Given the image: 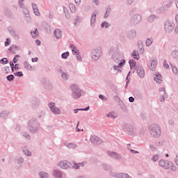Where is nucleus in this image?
Returning <instances> with one entry per match:
<instances>
[{
	"label": "nucleus",
	"instance_id": "57",
	"mask_svg": "<svg viewBox=\"0 0 178 178\" xmlns=\"http://www.w3.org/2000/svg\"><path fill=\"white\" fill-rule=\"evenodd\" d=\"M111 52H118V47H113L111 48Z\"/></svg>",
	"mask_w": 178,
	"mask_h": 178
},
{
	"label": "nucleus",
	"instance_id": "27",
	"mask_svg": "<svg viewBox=\"0 0 178 178\" xmlns=\"http://www.w3.org/2000/svg\"><path fill=\"white\" fill-rule=\"evenodd\" d=\"M70 48L72 49L74 55L79 54V49H77V47L74 44H70Z\"/></svg>",
	"mask_w": 178,
	"mask_h": 178
},
{
	"label": "nucleus",
	"instance_id": "41",
	"mask_svg": "<svg viewBox=\"0 0 178 178\" xmlns=\"http://www.w3.org/2000/svg\"><path fill=\"white\" fill-rule=\"evenodd\" d=\"M8 63H9V61L8 60V58H3L0 60V63H1V65H6Z\"/></svg>",
	"mask_w": 178,
	"mask_h": 178
},
{
	"label": "nucleus",
	"instance_id": "55",
	"mask_svg": "<svg viewBox=\"0 0 178 178\" xmlns=\"http://www.w3.org/2000/svg\"><path fill=\"white\" fill-rule=\"evenodd\" d=\"M23 2H24V0H18V3H19V6H20V8H23L24 6V3Z\"/></svg>",
	"mask_w": 178,
	"mask_h": 178
},
{
	"label": "nucleus",
	"instance_id": "31",
	"mask_svg": "<svg viewBox=\"0 0 178 178\" xmlns=\"http://www.w3.org/2000/svg\"><path fill=\"white\" fill-rule=\"evenodd\" d=\"M39 176L40 178H48L49 177V175L45 172H39Z\"/></svg>",
	"mask_w": 178,
	"mask_h": 178
},
{
	"label": "nucleus",
	"instance_id": "16",
	"mask_svg": "<svg viewBox=\"0 0 178 178\" xmlns=\"http://www.w3.org/2000/svg\"><path fill=\"white\" fill-rule=\"evenodd\" d=\"M154 80L157 83V84H161L162 83V75L159 73L156 74L154 76Z\"/></svg>",
	"mask_w": 178,
	"mask_h": 178
},
{
	"label": "nucleus",
	"instance_id": "52",
	"mask_svg": "<svg viewBox=\"0 0 178 178\" xmlns=\"http://www.w3.org/2000/svg\"><path fill=\"white\" fill-rule=\"evenodd\" d=\"M163 67L165 69H169V64H168V61H166V60L163 61Z\"/></svg>",
	"mask_w": 178,
	"mask_h": 178
},
{
	"label": "nucleus",
	"instance_id": "60",
	"mask_svg": "<svg viewBox=\"0 0 178 178\" xmlns=\"http://www.w3.org/2000/svg\"><path fill=\"white\" fill-rule=\"evenodd\" d=\"M121 109L123 111V112H127V108H126V106H122Z\"/></svg>",
	"mask_w": 178,
	"mask_h": 178
},
{
	"label": "nucleus",
	"instance_id": "64",
	"mask_svg": "<svg viewBox=\"0 0 178 178\" xmlns=\"http://www.w3.org/2000/svg\"><path fill=\"white\" fill-rule=\"evenodd\" d=\"M175 161L176 165H178V155L176 156Z\"/></svg>",
	"mask_w": 178,
	"mask_h": 178
},
{
	"label": "nucleus",
	"instance_id": "54",
	"mask_svg": "<svg viewBox=\"0 0 178 178\" xmlns=\"http://www.w3.org/2000/svg\"><path fill=\"white\" fill-rule=\"evenodd\" d=\"M14 74H15V76H17V77L23 76V72H15V73H14Z\"/></svg>",
	"mask_w": 178,
	"mask_h": 178
},
{
	"label": "nucleus",
	"instance_id": "13",
	"mask_svg": "<svg viewBox=\"0 0 178 178\" xmlns=\"http://www.w3.org/2000/svg\"><path fill=\"white\" fill-rule=\"evenodd\" d=\"M107 154L113 159H120L122 158L120 156V154H118L117 152H115L107 151Z\"/></svg>",
	"mask_w": 178,
	"mask_h": 178
},
{
	"label": "nucleus",
	"instance_id": "35",
	"mask_svg": "<svg viewBox=\"0 0 178 178\" xmlns=\"http://www.w3.org/2000/svg\"><path fill=\"white\" fill-rule=\"evenodd\" d=\"M9 115V111H3L0 113V118H8V115Z\"/></svg>",
	"mask_w": 178,
	"mask_h": 178
},
{
	"label": "nucleus",
	"instance_id": "37",
	"mask_svg": "<svg viewBox=\"0 0 178 178\" xmlns=\"http://www.w3.org/2000/svg\"><path fill=\"white\" fill-rule=\"evenodd\" d=\"M156 19V16L155 15H152L147 18V22H152Z\"/></svg>",
	"mask_w": 178,
	"mask_h": 178
},
{
	"label": "nucleus",
	"instance_id": "19",
	"mask_svg": "<svg viewBox=\"0 0 178 178\" xmlns=\"http://www.w3.org/2000/svg\"><path fill=\"white\" fill-rule=\"evenodd\" d=\"M126 62V60H121L120 63L118 64V65H114L113 66V69L114 70H118V72H122V70H120V69H121L122 66H123V65H124V63Z\"/></svg>",
	"mask_w": 178,
	"mask_h": 178
},
{
	"label": "nucleus",
	"instance_id": "39",
	"mask_svg": "<svg viewBox=\"0 0 178 178\" xmlns=\"http://www.w3.org/2000/svg\"><path fill=\"white\" fill-rule=\"evenodd\" d=\"M84 162L83 163H74V165H73V168L74 169H79L80 168V166H84Z\"/></svg>",
	"mask_w": 178,
	"mask_h": 178
},
{
	"label": "nucleus",
	"instance_id": "58",
	"mask_svg": "<svg viewBox=\"0 0 178 178\" xmlns=\"http://www.w3.org/2000/svg\"><path fill=\"white\" fill-rule=\"evenodd\" d=\"M24 161V160L23 159V158L19 157L17 160V163H23Z\"/></svg>",
	"mask_w": 178,
	"mask_h": 178
},
{
	"label": "nucleus",
	"instance_id": "10",
	"mask_svg": "<svg viewBox=\"0 0 178 178\" xmlns=\"http://www.w3.org/2000/svg\"><path fill=\"white\" fill-rule=\"evenodd\" d=\"M137 74L139 76L140 79H144L145 76V71L142 66L138 65L136 67Z\"/></svg>",
	"mask_w": 178,
	"mask_h": 178
},
{
	"label": "nucleus",
	"instance_id": "24",
	"mask_svg": "<svg viewBox=\"0 0 178 178\" xmlns=\"http://www.w3.org/2000/svg\"><path fill=\"white\" fill-rule=\"evenodd\" d=\"M96 19H97V15L95 13H92L90 19V25L92 26V27H94L95 26Z\"/></svg>",
	"mask_w": 178,
	"mask_h": 178
},
{
	"label": "nucleus",
	"instance_id": "17",
	"mask_svg": "<svg viewBox=\"0 0 178 178\" xmlns=\"http://www.w3.org/2000/svg\"><path fill=\"white\" fill-rule=\"evenodd\" d=\"M149 67L152 72H155L156 69V61L153 60L149 62Z\"/></svg>",
	"mask_w": 178,
	"mask_h": 178
},
{
	"label": "nucleus",
	"instance_id": "38",
	"mask_svg": "<svg viewBox=\"0 0 178 178\" xmlns=\"http://www.w3.org/2000/svg\"><path fill=\"white\" fill-rule=\"evenodd\" d=\"M24 66L26 70H31V65L29 64L26 61L24 63Z\"/></svg>",
	"mask_w": 178,
	"mask_h": 178
},
{
	"label": "nucleus",
	"instance_id": "42",
	"mask_svg": "<svg viewBox=\"0 0 178 178\" xmlns=\"http://www.w3.org/2000/svg\"><path fill=\"white\" fill-rule=\"evenodd\" d=\"M129 76H130V72L128 73L127 76L126 78L125 88H127V87H129V83H130V79H129Z\"/></svg>",
	"mask_w": 178,
	"mask_h": 178
},
{
	"label": "nucleus",
	"instance_id": "51",
	"mask_svg": "<svg viewBox=\"0 0 178 178\" xmlns=\"http://www.w3.org/2000/svg\"><path fill=\"white\" fill-rule=\"evenodd\" d=\"M99 98L100 99H102V101H108V98H106V97H105L104 95H99Z\"/></svg>",
	"mask_w": 178,
	"mask_h": 178
},
{
	"label": "nucleus",
	"instance_id": "4",
	"mask_svg": "<svg viewBox=\"0 0 178 178\" xmlns=\"http://www.w3.org/2000/svg\"><path fill=\"white\" fill-rule=\"evenodd\" d=\"M28 129L31 133H36V131H38V129H40V124L36 120L32 119L28 123Z\"/></svg>",
	"mask_w": 178,
	"mask_h": 178
},
{
	"label": "nucleus",
	"instance_id": "2",
	"mask_svg": "<svg viewBox=\"0 0 178 178\" xmlns=\"http://www.w3.org/2000/svg\"><path fill=\"white\" fill-rule=\"evenodd\" d=\"M159 165L161 168H163V169H165V170L170 169V170H172L173 172H176V165H175V163H173L171 161L161 159L159 161Z\"/></svg>",
	"mask_w": 178,
	"mask_h": 178
},
{
	"label": "nucleus",
	"instance_id": "6",
	"mask_svg": "<svg viewBox=\"0 0 178 178\" xmlns=\"http://www.w3.org/2000/svg\"><path fill=\"white\" fill-rule=\"evenodd\" d=\"M49 108L54 115H60V108L55 106V103L51 102L49 104Z\"/></svg>",
	"mask_w": 178,
	"mask_h": 178
},
{
	"label": "nucleus",
	"instance_id": "33",
	"mask_svg": "<svg viewBox=\"0 0 178 178\" xmlns=\"http://www.w3.org/2000/svg\"><path fill=\"white\" fill-rule=\"evenodd\" d=\"M31 34L33 38H37L38 37V29H35L34 31H31Z\"/></svg>",
	"mask_w": 178,
	"mask_h": 178
},
{
	"label": "nucleus",
	"instance_id": "28",
	"mask_svg": "<svg viewBox=\"0 0 178 178\" xmlns=\"http://www.w3.org/2000/svg\"><path fill=\"white\" fill-rule=\"evenodd\" d=\"M136 35V31L132 30L128 32L127 33V36L129 37V38L130 39H133L134 38V37Z\"/></svg>",
	"mask_w": 178,
	"mask_h": 178
},
{
	"label": "nucleus",
	"instance_id": "1",
	"mask_svg": "<svg viewBox=\"0 0 178 178\" xmlns=\"http://www.w3.org/2000/svg\"><path fill=\"white\" fill-rule=\"evenodd\" d=\"M149 132L154 138H159V137H161V127L157 124H152L149 127Z\"/></svg>",
	"mask_w": 178,
	"mask_h": 178
},
{
	"label": "nucleus",
	"instance_id": "22",
	"mask_svg": "<svg viewBox=\"0 0 178 178\" xmlns=\"http://www.w3.org/2000/svg\"><path fill=\"white\" fill-rule=\"evenodd\" d=\"M106 118H110L111 119H116L118 118V114L114 111H111L106 115Z\"/></svg>",
	"mask_w": 178,
	"mask_h": 178
},
{
	"label": "nucleus",
	"instance_id": "5",
	"mask_svg": "<svg viewBox=\"0 0 178 178\" xmlns=\"http://www.w3.org/2000/svg\"><path fill=\"white\" fill-rule=\"evenodd\" d=\"M164 30L165 33H170L175 30V23L173 22L167 21L164 24Z\"/></svg>",
	"mask_w": 178,
	"mask_h": 178
},
{
	"label": "nucleus",
	"instance_id": "18",
	"mask_svg": "<svg viewBox=\"0 0 178 178\" xmlns=\"http://www.w3.org/2000/svg\"><path fill=\"white\" fill-rule=\"evenodd\" d=\"M132 22L134 24H137L141 22V15H136L133 17Z\"/></svg>",
	"mask_w": 178,
	"mask_h": 178
},
{
	"label": "nucleus",
	"instance_id": "7",
	"mask_svg": "<svg viewBox=\"0 0 178 178\" xmlns=\"http://www.w3.org/2000/svg\"><path fill=\"white\" fill-rule=\"evenodd\" d=\"M101 54H102V51L100 49H93L92 51V58L93 60H98L101 57Z\"/></svg>",
	"mask_w": 178,
	"mask_h": 178
},
{
	"label": "nucleus",
	"instance_id": "32",
	"mask_svg": "<svg viewBox=\"0 0 178 178\" xmlns=\"http://www.w3.org/2000/svg\"><path fill=\"white\" fill-rule=\"evenodd\" d=\"M152 42H154V39H152V38H147L146 40V47H151V45H152Z\"/></svg>",
	"mask_w": 178,
	"mask_h": 178
},
{
	"label": "nucleus",
	"instance_id": "46",
	"mask_svg": "<svg viewBox=\"0 0 178 178\" xmlns=\"http://www.w3.org/2000/svg\"><path fill=\"white\" fill-rule=\"evenodd\" d=\"M68 56H69V51L65 52L61 55V57L63 59H67Z\"/></svg>",
	"mask_w": 178,
	"mask_h": 178
},
{
	"label": "nucleus",
	"instance_id": "23",
	"mask_svg": "<svg viewBox=\"0 0 178 178\" xmlns=\"http://www.w3.org/2000/svg\"><path fill=\"white\" fill-rule=\"evenodd\" d=\"M32 7L33 9V12L36 16H40L41 14L40 13V10H38V8L37 7V4L32 3Z\"/></svg>",
	"mask_w": 178,
	"mask_h": 178
},
{
	"label": "nucleus",
	"instance_id": "56",
	"mask_svg": "<svg viewBox=\"0 0 178 178\" xmlns=\"http://www.w3.org/2000/svg\"><path fill=\"white\" fill-rule=\"evenodd\" d=\"M149 148H150L151 151H152V152L156 151V147H155V146H154V145H149Z\"/></svg>",
	"mask_w": 178,
	"mask_h": 178
},
{
	"label": "nucleus",
	"instance_id": "45",
	"mask_svg": "<svg viewBox=\"0 0 178 178\" xmlns=\"http://www.w3.org/2000/svg\"><path fill=\"white\" fill-rule=\"evenodd\" d=\"M7 80L8 81H13V80H15V76H13V74L7 76Z\"/></svg>",
	"mask_w": 178,
	"mask_h": 178
},
{
	"label": "nucleus",
	"instance_id": "59",
	"mask_svg": "<svg viewBox=\"0 0 178 178\" xmlns=\"http://www.w3.org/2000/svg\"><path fill=\"white\" fill-rule=\"evenodd\" d=\"M23 136L24 137H26V138H27L28 140H30V135H29V134L25 132L23 134Z\"/></svg>",
	"mask_w": 178,
	"mask_h": 178
},
{
	"label": "nucleus",
	"instance_id": "12",
	"mask_svg": "<svg viewBox=\"0 0 178 178\" xmlns=\"http://www.w3.org/2000/svg\"><path fill=\"white\" fill-rule=\"evenodd\" d=\"M63 144L67 147V148H69V149H75V148H77V145H76V143L64 141L63 142Z\"/></svg>",
	"mask_w": 178,
	"mask_h": 178
},
{
	"label": "nucleus",
	"instance_id": "53",
	"mask_svg": "<svg viewBox=\"0 0 178 178\" xmlns=\"http://www.w3.org/2000/svg\"><path fill=\"white\" fill-rule=\"evenodd\" d=\"M17 58H20V56H19V55H16V56H15V57H14V58H13V62L14 63H17V62H18V60H17Z\"/></svg>",
	"mask_w": 178,
	"mask_h": 178
},
{
	"label": "nucleus",
	"instance_id": "43",
	"mask_svg": "<svg viewBox=\"0 0 178 178\" xmlns=\"http://www.w3.org/2000/svg\"><path fill=\"white\" fill-rule=\"evenodd\" d=\"M23 152L26 156H31V152L29 151V149H24Z\"/></svg>",
	"mask_w": 178,
	"mask_h": 178
},
{
	"label": "nucleus",
	"instance_id": "26",
	"mask_svg": "<svg viewBox=\"0 0 178 178\" xmlns=\"http://www.w3.org/2000/svg\"><path fill=\"white\" fill-rule=\"evenodd\" d=\"M160 92H163L162 97L160 99L161 102H165V97H166V93L165 92V88H161L159 89Z\"/></svg>",
	"mask_w": 178,
	"mask_h": 178
},
{
	"label": "nucleus",
	"instance_id": "50",
	"mask_svg": "<svg viewBox=\"0 0 178 178\" xmlns=\"http://www.w3.org/2000/svg\"><path fill=\"white\" fill-rule=\"evenodd\" d=\"M61 77L63 79V80H67L69 76L67 75V74L63 72V73L61 74Z\"/></svg>",
	"mask_w": 178,
	"mask_h": 178
},
{
	"label": "nucleus",
	"instance_id": "48",
	"mask_svg": "<svg viewBox=\"0 0 178 178\" xmlns=\"http://www.w3.org/2000/svg\"><path fill=\"white\" fill-rule=\"evenodd\" d=\"M101 27L102 29H104V27H105L106 29H108V27H109V24L108 22H103L101 24Z\"/></svg>",
	"mask_w": 178,
	"mask_h": 178
},
{
	"label": "nucleus",
	"instance_id": "3",
	"mask_svg": "<svg viewBox=\"0 0 178 178\" xmlns=\"http://www.w3.org/2000/svg\"><path fill=\"white\" fill-rule=\"evenodd\" d=\"M70 90L72 91V97L74 99H79L81 95L84 94V91L79 88V86L73 84L70 86Z\"/></svg>",
	"mask_w": 178,
	"mask_h": 178
},
{
	"label": "nucleus",
	"instance_id": "11",
	"mask_svg": "<svg viewBox=\"0 0 178 178\" xmlns=\"http://www.w3.org/2000/svg\"><path fill=\"white\" fill-rule=\"evenodd\" d=\"M58 166L61 169H69L70 168V163L67 161H62L58 163Z\"/></svg>",
	"mask_w": 178,
	"mask_h": 178
},
{
	"label": "nucleus",
	"instance_id": "15",
	"mask_svg": "<svg viewBox=\"0 0 178 178\" xmlns=\"http://www.w3.org/2000/svg\"><path fill=\"white\" fill-rule=\"evenodd\" d=\"M53 176L54 178H62L63 177V173H62V171L54 170L53 171Z\"/></svg>",
	"mask_w": 178,
	"mask_h": 178
},
{
	"label": "nucleus",
	"instance_id": "61",
	"mask_svg": "<svg viewBox=\"0 0 178 178\" xmlns=\"http://www.w3.org/2000/svg\"><path fill=\"white\" fill-rule=\"evenodd\" d=\"M76 58L77 59V60H81V56H80V54H76Z\"/></svg>",
	"mask_w": 178,
	"mask_h": 178
},
{
	"label": "nucleus",
	"instance_id": "44",
	"mask_svg": "<svg viewBox=\"0 0 178 178\" xmlns=\"http://www.w3.org/2000/svg\"><path fill=\"white\" fill-rule=\"evenodd\" d=\"M159 159V155H158V154H155L154 156H153L152 157V161L153 162H156V161H158Z\"/></svg>",
	"mask_w": 178,
	"mask_h": 178
},
{
	"label": "nucleus",
	"instance_id": "25",
	"mask_svg": "<svg viewBox=\"0 0 178 178\" xmlns=\"http://www.w3.org/2000/svg\"><path fill=\"white\" fill-rule=\"evenodd\" d=\"M124 127V130H127L129 133H133V130H134V127L131 124H127Z\"/></svg>",
	"mask_w": 178,
	"mask_h": 178
},
{
	"label": "nucleus",
	"instance_id": "49",
	"mask_svg": "<svg viewBox=\"0 0 178 178\" xmlns=\"http://www.w3.org/2000/svg\"><path fill=\"white\" fill-rule=\"evenodd\" d=\"M172 67V73H174L175 76H178L177 67Z\"/></svg>",
	"mask_w": 178,
	"mask_h": 178
},
{
	"label": "nucleus",
	"instance_id": "29",
	"mask_svg": "<svg viewBox=\"0 0 178 178\" xmlns=\"http://www.w3.org/2000/svg\"><path fill=\"white\" fill-rule=\"evenodd\" d=\"M131 55L134 59H137V60L140 59V55H138V51L134 50Z\"/></svg>",
	"mask_w": 178,
	"mask_h": 178
},
{
	"label": "nucleus",
	"instance_id": "40",
	"mask_svg": "<svg viewBox=\"0 0 178 178\" xmlns=\"http://www.w3.org/2000/svg\"><path fill=\"white\" fill-rule=\"evenodd\" d=\"M111 12V7L108 6L106 10V13L104 15V17L106 18L109 16V13Z\"/></svg>",
	"mask_w": 178,
	"mask_h": 178
},
{
	"label": "nucleus",
	"instance_id": "8",
	"mask_svg": "<svg viewBox=\"0 0 178 178\" xmlns=\"http://www.w3.org/2000/svg\"><path fill=\"white\" fill-rule=\"evenodd\" d=\"M111 176L113 177L117 178H132L131 176L129 175L127 173H118V172H111Z\"/></svg>",
	"mask_w": 178,
	"mask_h": 178
},
{
	"label": "nucleus",
	"instance_id": "30",
	"mask_svg": "<svg viewBox=\"0 0 178 178\" xmlns=\"http://www.w3.org/2000/svg\"><path fill=\"white\" fill-rule=\"evenodd\" d=\"M171 56L174 58V59H176L178 60V51L177 50H174L171 53Z\"/></svg>",
	"mask_w": 178,
	"mask_h": 178
},
{
	"label": "nucleus",
	"instance_id": "20",
	"mask_svg": "<svg viewBox=\"0 0 178 178\" xmlns=\"http://www.w3.org/2000/svg\"><path fill=\"white\" fill-rule=\"evenodd\" d=\"M8 51H10V54H16V51H19V47L15 44H13L9 47Z\"/></svg>",
	"mask_w": 178,
	"mask_h": 178
},
{
	"label": "nucleus",
	"instance_id": "63",
	"mask_svg": "<svg viewBox=\"0 0 178 178\" xmlns=\"http://www.w3.org/2000/svg\"><path fill=\"white\" fill-rule=\"evenodd\" d=\"M170 6H172V0L170 1V2L165 5L166 8H170Z\"/></svg>",
	"mask_w": 178,
	"mask_h": 178
},
{
	"label": "nucleus",
	"instance_id": "36",
	"mask_svg": "<svg viewBox=\"0 0 178 178\" xmlns=\"http://www.w3.org/2000/svg\"><path fill=\"white\" fill-rule=\"evenodd\" d=\"M69 8H70V11L72 12V13H74V12H76V6H74V4L70 3L69 4Z\"/></svg>",
	"mask_w": 178,
	"mask_h": 178
},
{
	"label": "nucleus",
	"instance_id": "62",
	"mask_svg": "<svg viewBox=\"0 0 178 178\" xmlns=\"http://www.w3.org/2000/svg\"><path fill=\"white\" fill-rule=\"evenodd\" d=\"M10 44V41H9V39H6V41L5 42V46L8 47Z\"/></svg>",
	"mask_w": 178,
	"mask_h": 178
},
{
	"label": "nucleus",
	"instance_id": "21",
	"mask_svg": "<svg viewBox=\"0 0 178 178\" xmlns=\"http://www.w3.org/2000/svg\"><path fill=\"white\" fill-rule=\"evenodd\" d=\"M54 35L57 40H59L60 38H62V31L60 29H56L54 31Z\"/></svg>",
	"mask_w": 178,
	"mask_h": 178
},
{
	"label": "nucleus",
	"instance_id": "34",
	"mask_svg": "<svg viewBox=\"0 0 178 178\" xmlns=\"http://www.w3.org/2000/svg\"><path fill=\"white\" fill-rule=\"evenodd\" d=\"M129 63L130 65V67H131V70H133L136 67V60H129Z\"/></svg>",
	"mask_w": 178,
	"mask_h": 178
},
{
	"label": "nucleus",
	"instance_id": "47",
	"mask_svg": "<svg viewBox=\"0 0 178 178\" xmlns=\"http://www.w3.org/2000/svg\"><path fill=\"white\" fill-rule=\"evenodd\" d=\"M103 168L105 169V170H111L112 169L111 165L106 164H103Z\"/></svg>",
	"mask_w": 178,
	"mask_h": 178
},
{
	"label": "nucleus",
	"instance_id": "14",
	"mask_svg": "<svg viewBox=\"0 0 178 178\" xmlns=\"http://www.w3.org/2000/svg\"><path fill=\"white\" fill-rule=\"evenodd\" d=\"M8 29V31H10V35H12V37H13V38H15V40H19V38H20V36L17 34V33L13 31L12 26H9Z\"/></svg>",
	"mask_w": 178,
	"mask_h": 178
},
{
	"label": "nucleus",
	"instance_id": "9",
	"mask_svg": "<svg viewBox=\"0 0 178 178\" xmlns=\"http://www.w3.org/2000/svg\"><path fill=\"white\" fill-rule=\"evenodd\" d=\"M90 143L92 144H94L95 145H99V144H102V140H101L98 136H91L90 138Z\"/></svg>",
	"mask_w": 178,
	"mask_h": 178
}]
</instances>
